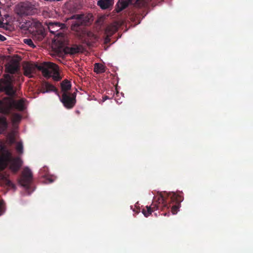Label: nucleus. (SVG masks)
I'll return each instance as SVG.
<instances>
[{
  "label": "nucleus",
  "instance_id": "obj_30",
  "mask_svg": "<svg viewBox=\"0 0 253 253\" xmlns=\"http://www.w3.org/2000/svg\"><path fill=\"white\" fill-rule=\"evenodd\" d=\"M3 18L0 17V28L6 29V25L3 22Z\"/></svg>",
  "mask_w": 253,
  "mask_h": 253
},
{
  "label": "nucleus",
  "instance_id": "obj_23",
  "mask_svg": "<svg viewBox=\"0 0 253 253\" xmlns=\"http://www.w3.org/2000/svg\"><path fill=\"white\" fill-rule=\"evenodd\" d=\"M117 28L115 25H109L105 30V33L107 35L112 36L117 31Z\"/></svg>",
  "mask_w": 253,
  "mask_h": 253
},
{
  "label": "nucleus",
  "instance_id": "obj_14",
  "mask_svg": "<svg viewBox=\"0 0 253 253\" xmlns=\"http://www.w3.org/2000/svg\"><path fill=\"white\" fill-rule=\"evenodd\" d=\"M152 0H136L134 7L139 9H146Z\"/></svg>",
  "mask_w": 253,
  "mask_h": 253
},
{
  "label": "nucleus",
  "instance_id": "obj_13",
  "mask_svg": "<svg viewBox=\"0 0 253 253\" xmlns=\"http://www.w3.org/2000/svg\"><path fill=\"white\" fill-rule=\"evenodd\" d=\"M14 108L19 111H23L25 110L24 100L21 99L18 100L12 98V109Z\"/></svg>",
  "mask_w": 253,
  "mask_h": 253
},
{
  "label": "nucleus",
  "instance_id": "obj_26",
  "mask_svg": "<svg viewBox=\"0 0 253 253\" xmlns=\"http://www.w3.org/2000/svg\"><path fill=\"white\" fill-rule=\"evenodd\" d=\"M152 212L153 210H152L151 206H146L145 209H143L142 211V213L146 217H148Z\"/></svg>",
  "mask_w": 253,
  "mask_h": 253
},
{
  "label": "nucleus",
  "instance_id": "obj_11",
  "mask_svg": "<svg viewBox=\"0 0 253 253\" xmlns=\"http://www.w3.org/2000/svg\"><path fill=\"white\" fill-rule=\"evenodd\" d=\"M49 32L51 33L55 34L56 32L61 29L64 24L58 22L48 21L46 22Z\"/></svg>",
  "mask_w": 253,
  "mask_h": 253
},
{
  "label": "nucleus",
  "instance_id": "obj_4",
  "mask_svg": "<svg viewBox=\"0 0 253 253\" xmlns=\"http://www.w3.org/2000/svg\"><path fill=\"white\" fill-rule=\"evenodd\" d=\"M68 19L73 20L71 24V29L77 33V34L81 36L84 34V26L87 25L88 20L83 14H75L71 16Z\"/></svg>",
  "mask_w": 253,
  "mask_h": 253
},
{
  "label": "nucleus",
  "instance_id": "obj_8",
  "mask_svg": "<svg viewBox=\"0 0 253 253\" xmlns=\"http://www.w3.org/2000/svg\"><path fill=\"white\" fill-rule=\"evenodd\" d=\"M33 173L31 169L28 167L25 168L19 179V183L25 188L28 189L32 182Z\"/></svg>",
  "mask_w": 253,
  "mask_h": 253
},
{
  "label": "nucleus",
  "instance_id": "obj_33",
  "mask_svg": "<svg viewBox=\"0 0 253 253\" xmlns=\"http://www.w3.org/2000/svg\"><path fill=\"white\" fill-rule=\"evenodd\" d=\"M44 171V174H46L48 171V169L46 167H44L42 168V169H41V171Z\"/></svg>",
  "mask_w": 253,
  "mask_h": 253
},
{
  "label": "nucleus",
  "instance_id": "obj_28",
  "mask_svg": "<svg viewBox=\"0 0 253 253\" xmlns=\"http://www.w3.org/2000/svg\"><path fill=\"white\" fill-rule=\"evenodd\" d=\"M12 117L13 121L14 122H19L21 119V116L17 113H14Z\"/></svg>",
  "mask_w": 253,
  "mask_h": 253
},
{
  "label": "nucleus",
  "instance_id": "obj_5",
  "mask_svg": "<svg viewBox=\"0 0 253 253\" xmlns=\"http://www.w3.org/2000/svg\"><path fill=\"white\" fill-rule=\"evenodd\" d=\"M17 13L23 16L33 15L38 12V9L36 2L25 1L21 2L17 5Z\"/></svg>",
  "mask_w": 253,
  "mask_h": 253
},
{
  "label": "nucleus",
  "instance_id": "obj_36",
  "mask_svg": "<svg viewBox=\"0 0 253 253\" xmlns=\"http://www.w3.org/2000/svg\"><path fill=\"white\" fill-rule=\"evenodd\" d=\"M48 179L50 182H52L53 181V180L51 178H48Z\"/></svg>",
  "mask_w": 253,
  "mask_h": 253
},
{
  "label": "nucleus",
  "instance_id": "obj_27",
  "mask_svg": "<svg viewBox=\"0 0 253 253\" xmlns=\"http://www.w3.org/2000/svg\"><path fill=\"white\" fill-rule=\"evenodd\" d=\"M16 149L17 152L19 154H22L23 152V144L21 142H18L16 147Z\"/></svg>",
  "mask_w": 253,
  "mask_h": 253
},
{
  "label": "nucleus",
  "instance_id": "obj_17",
  "mask_svg": "<svg viewBox=\"0 0 253 253\" xmlns=\"http://www.w3.org/2000/svg\"><path fill=\"white\" fill-rule=\"evenodd\" d=\"M61 88L62 93L64 92H70L71 83L68 80H64L61 83Z\"/></svg>",
  "mask_w": 253,
  "mask_h": 253
},
{
  "label": "nucleus",
  "instance_id": "obj_6",
  "mask_svg": "<svg viewBox=\"0 0 253 253\" xmlns=\"http://www.w3.org/2000/svg\"><path fill=\"white\" fill-rule=\"evenodd\" d=\"M0 91H4L11 97L14 95L15 91L13 89L12 77L10 75L4 74L3 78L0 79Z\"/></svg>",
  "mask_w": 253,
  "mask_h": 253
},
{
  "label": "nucleus",
  "instance_id": "obj_37",
  "mask_svg": "<svg viewBox=\"0 0 253 253\" xmlns=\"http://www.w3.org/2000/svg\"><path fill=\"white\" fill-rule=\"evenodd\" d=\"M140 212V209H138L136 211V213H138L139 212Z\"/></svg>",
  "mask_w": 253,
  "mask_h": 253
},
{
  "label": "nucleus",
  "instance_id": "obj_34",
  "mask_svg": "<svg viewBox=\"0 0 253 253\" xmlns=\"http://www.w3.org/2000/svg\"><path fill=\"white\" fill-rule=\"evenodd\" d=\"M6 38L3 35L0 34V41L1 42H3L6 40Z\"/></svg>",
  "mask_w": 253,
  "mask_h": 253
},
{
  "label": "nucleus",
  "instance_id": "obj_21",
  "mask_svg": "<svg viewBox=\"0 0 253 253\" xmlns=\"http://www.w3.org/2000/svg\"><path fill=\"white\" fill-rule=\"evenodd\" d=\"M94 71L97 74L103 73L105 72V67L102 64L99 63H95Z\"/></svg>",
  "mask_w": 253,
  "mask_h": 253
},
{
  "label": "nucleus",
  "instance_id": "obj_10",
  "mask_svg": "<svg viewBox=\"0 0 253 253\" xmlns=\"http://www.w3.org/2000/svg\"><path fill=\"white\" fill-rule=\"evenodd\" d=\"M5 72L14 74L19 70V63L16 60H12L5 65Z\"/></svg>",
  "mask_w": 253,
  "mask_h": 253
},
{
  "label": "nucleus",
  "instance_id": "obj_19",
  "mask_svg": "<svg viewBox=\"0 0 253 253\" xmlns=\"http://www.w3.org/2000/svg\"><path fill=\"white\" fill-rule=\"evenodd\" d=\"M44 86L46 90L42 91V93L52 91L59 95L58 89L53 85L49 84L48 82H45L44 84Z\"/></svg>",
  "mask_w": 253,
  "mask_h": 253
},
{
  "label": "nucleus",
  "instance_id": "obj_25",
  "mask_svg": "<svg viewBox=\"0 0 253 253\" xmlns=\"http://www.w3.org/2000/svg\"><path fill=\"white\" fill-rule=\"evenodd\" d=\"M33 38L38 41H41L44 37L43 32L41 31H37L36 33L33 35Z\"/></svg>",
  "mask_w": 253,
  "mask_h": 253
},
{
  "label": "nucleus",
  "instance_id": "obj_20",
  "mask_svg": "<svg viewBox=\"0 0 253 253\" xmlns=\"http://www.w3.org/2000/svg\"><path fill=\"white\" fill-rule=\"evenodd\" d=\"M8 126L6 118L5 117L0 116V132L2 133L5 131Z\"/></svg>",
  "mask_w": 253,
  "mask_h": 253
},
{
  "label": "nucleus",
  "instance_id": "obj_1",
  "mask_svg": "<svg viewBox=\"0 0 253 253\" xmlns=\"http://www.w3.org/2000/svg\"><path fill=\"white\" fill-rule=\"evenodd\" d=\"M157 203L154 202L150 206L153 211L159 210L160 208L169 209L171 207V211L172 214L177 213L180 203L183 200V197L178 193L174 192L167 193L164 192L161 193L155 197Z\"/></svg>",
  "mask_w": 253,
  "mask_h": 253
},
{
  "label": "nucleus",
  "instance_id": "obj_38",
  "mask_svg": "<svg viewBox=\"0 0 253 253\" xmlns=\"http://www.w3.org/2000/svg\"><path fill=\"white\" fill-rule=\"evenodd\" d=\"M77 113L78 114H79V113H80L79 111H77Z\"/></svg>",
  "mask_w": 253,
  "mask_h": 253
},
{
  "label": "nucleus",
  "instance_id": "obj_7",
  "mask_svg": "<svg viewBox=\"0 0 253 253\" xmlns=\"http://www.w3.org/2000/svg\"><path fill=\"white\" fill-rule=\"evenodd\" d=\"M60 101L66 109H72L76 103V92H64Z\"/></svg>",
  "mask_w": 253,
  "mask_h": 253
},
{
  "label": "nucleus",
  "instance_id": "obj_32",
  "mask_svg": "<svg viewBox=\"0 0 253 253\" xmlns=\"http://www.w3.org/2000/svg\"><path fill=\"white\" fill-rule=\"evenodd\" d=\"M111 36L107 35L106 37L104 39V43L107 44L108 43H109L110 42V37Z\"/></svg>",
  "mask_w": 253,
  "mask_h": 253
},
{
  "label": "nucleus",
  "instance_id": "obj_31",
  "mask_svg": "<svg viewBox=\"0 0 253 253\" xmlns=\"http://www.w3.org/2000/svg\"><path fill=\"white\" fill-rule=\"evenodd\" d=\"M3 205L4 201L3 200H0V215H1L3 212Z\"/></svg>",
  "mask_w": 253,
  "mask_h": 253
},
{
  "label": "nucleus",
  "instance_id": "obj_3",
  "mask_svg": "<svg viewBox=\"0 0 253 253\" xmlns=\"http://www.w3.org/2000/svg\"><path fill=\"white\" fill-rule=\"evenodd\" d=\"M36 67L42 72V75L46 78L52 77L55 81H59L61 79L58 66L54 63L45 62L40 65H36Z\"/></svg>",
  "mask_w": 253,
  "mask_h": 253
},
{
  "label": "nucleus",
  "instance_id": "obj_18",
  "mask_svg": "<svg viewBox=\"0 0 253 253\" xmlns=\"http://www.w3.org/2000/svg\"><path fill=\"white\" fill-rule=\"evenodd\" d=\"M80 48L77 45L71 47L67 46L64 48V51L66 54H75L80 52Z\"/></svg>",
  "mask_w": 253,
  "mask_h": 253
},
{
  "label": "nucleus",
  "instance_id": "obj_2",
  "mask_svg": "<svg viewBox=\"0 0 253 253\" xmlns=\"http://www.w3.org/2000/svg\"><path fill=\"white\" fill-rule=\"evenodd\" d=\"M0 149L1 154H0V171L4 169L9 163L10 169L14 173H16L22 165V161L19 157L12 158L11 154L5 144H1Z\"/></svg>",
  "mask_w": 253,
  "mask_h": 253
},
{
  "label": "nucleus",
  "instance_id": "obj_15",
  "mask_svg": "<svg viewBox=\"0 0 253 253\" xmlns=\"http://www.w3.org/2000/svg\"><path fill=\"white\" fill-rule=\"evenodd\" d=\"M24 75L29 78H32L35 73V67L31 64H27L24 67Z\"/></svg>",
  "mask_w": 253,
  "mask_h": 253
},
{
  "label": "nucleus",
  "instance_id": "obj_24",
  "mask_svg": "<svg viewBox=\"0 0 253 253\" xmlns=\"http://www.w3.org/2000/svg\"><path fill=\"white\" fill-rule=\"evenodd\" d=\"M15 142V134L13 132H11L8 134L7 135L6 143L9 145H11Z\"/></svg>",
  "mask_w": 253,
  "mask_h": 253
},
{
  "label": "nucleus",
  "instance_id": "obj_9",
  "mask_svg": "<svg viewBox=\"0 0 253 253\" xmlns=\"http://www.w3.org/2000/svg\"><path fill=\"white\" fill-rule=\"evenodd\" d=\"M12 97H4L0 100V113L8 115L12 109Z\"/></svg>",
  "mask_w": 253,
  "mask_h": 253
},
{
  "label": "nucleus",
  "instance_id": "obj_12",
  "mask_svg": "<svg viewBox=\"0 0 253 253\" xmlns=\"http://www.w3.org/2000/svg\"><path fill=\"white\" fill-rule=\"evenodd\" d=\"M131 2L132 0H119L116 5V12L119 13L126 9Z\"/></svg>",
  "mask_w": 253,
  "mask_h": 253
},
{
  "label": "nucleus",
  "instance_id": "obj_29",
  "mask_svg": "<svg viewBox=\"0 0 253 253\" xmlns=\"http://www.w3.org/2000/svg\"><path fill=\"white\" fill-rule=\"evenodd\" d=\"M24 42L27 45H29L30 47H35V45H34L32 40L30 39H26L24 40Z\"/></svg>",
  "mask_w": 253,
  "mask_h": 253
},
{
  "label": "nucleus",
  "instance_id": "obj_22",
  "mask_svg": "<svg viewBox=\"0 0 253 253\" xmlns=\"http://www.w3.org/2000/svg\"><path fill=\"white\" fill-rule=\"evenodd\" d=\"M1 179L3 182V183L7 186L8 187L10 188L13 189H15L16 186L15 185L12 183L9 179H8L6 177L4 176H2L1 177Z\"/></svg>",
  "mask_w": 253,
  "mask_h": 253
},
{
  "label": "nucleus",
  "instance_id": "obj_16",
  "mask_svg": "<svg viewBox=\"0 0 253 253\" xmlns=\"http://www.w3.org/2000/svg\"><path fill=\"white\" fill-rule=\"evenodd\" d=\"M114 3V0H99L97 5L102 9H106L112 6Z\"/></svg>",
  "mask_w": 253,
  "mask_h": 253
},
{
  "label": "nucleus",
  "instance_id": "obj_35",
  "mask_svg": "<svg viewBox=\"0 0 253 253\" xmlns=\"http://www.w3.org/2000/svg\"><path fill=\"white\" fill-rule=\"evenodd\" d=\"M109 98L108 96H104L103 97V101H105L107 99H108Z\"/></svg>",
  "mask_w": 253,
  "mask_h": 253
}]
</instances>
